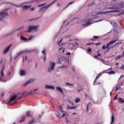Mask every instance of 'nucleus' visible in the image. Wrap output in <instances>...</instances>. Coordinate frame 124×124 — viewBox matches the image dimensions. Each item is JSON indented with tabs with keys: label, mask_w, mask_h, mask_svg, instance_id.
<instances>
[{
	"label": "nucleus",
	"mask_w": 124,
	"mask_h": 124,
	"mask_svg": "<svg viewBox=\"0 0 124 124\" xmlns=\"http://www.w3.org/2000/svg\"><path fill=\"white\" fill-rule=\"evenodd\" d=\"M62 47L60 48L59 49V51H61V50H62Z\"/></svg>",
	"instance_id": "nucleus-63"
},
{
	"label": "nucleus",
	"mask_w": 124,
	"mask_h": 124,
	"mask_svg": "<svg viewBox=\"0 0 124 124\" xmlns=\"http://www.w3.org/2000/svg\"><path fill=\"white\" fill-rule=\"evenodd\" d=\"M98 38H99V36H93V39H91V40L94 41V39H98Z\"/></svg>",
	"instance_id": "nucleus-17"
},
{
	"label": "nucleus",
	"mask_w": 124,
	"mask_h": 124,
	"mask_svg": "<svg viewBox=\"0 0 124 124\" xmlns=\"http://www.w3.org/2000/svg\"><path fill=\"white\" fill-rule=\"evenodd\" d=\"M38 28V26H30L29 27L27 32H31L32 31H35V30H36Z\"/></svg>",
	"instance_id": "nucleus-6"
},
{
	"label": "nucleus",
	"mask_w": 124,
	"mask_h": 124,
	"mask_svg": "<svg viewBox=\"0 0 124 124\" xmlns=\"http://www.w3.org/2000/svg\"><path fill=\"white\" fill-rule=\"evenodd\" d=\"M56 66V63L53 62L52 63H50V66L48 68V72H51L52 70H54L55 69V67Z\"/></svg>",
	"instance_id": "nucleus-5"
},
{
	"label": "nucleus",
	"mask_w": 124,
	"mask_h": 124,
	"mask_svg": "<svg viewBox=\"0 0 124 124\" xmlns=\"http://www.w3.org/2000/svg\"><path fill=\"white\" fill-rule=\"evenodd\" d=\"M101 73H100L95 78V79H94V82H93V84H94V83H95V82H96V80H97V79H98V77L99 76H101Z\"/></svg>",
	"instance_id": "nucleus-23"
},
{
	"label": "nucleus",
	"mask_w": 124,
	"mask_h": 124,
	"mask_svg": "<svg viewBox=\"0 0 124 124\" xmlns=\"http://www.w3.org/2000/svg\"><path fill=\"white\" fill-rule=\"evenodd\" d=\"M57 0H54L51 3L49 4V5L41 8L39 10V11L40 12V11H42V10H46V9H47L48 7H50V6H51V5L53 4V3H54V2H56V1H57Z\"/></svg>",
	"instance_id": "nucleus-7"
},
{
	"label": "nucleus",
	"mask_w": 124,
	"mask_h": 124,
	"mask_svg": "<svg viewBox=\"0 0 124 124\" xmlns=\"http://www.w3.org/2000/svg\"><path fill=\"white\" fill-rule=\"evenodd\" d=\"M57 0H54L51 3L49 4V5L41 8L39 10V11L40 12V11H42V10H46V9H47L48 7H50V6H51V5L53 4V3H54V2H56V1H57Z\"/></svg>",
	"instance_id": "nucleus-8"
},
{
	"label": "nucleus",
	"mask_w": 124,
	"mask_h": 124,
	"mask_svg": "<svg viewBox=\"0 0 124 124\" xmlns=\"http://www.w3.org/2000/svg\"><path fill=\"white\" fill-rule=\"evenodd\" d=\"M67 86H73V84L72 83V84H70L69 83H65Z\"/></svg>",
	"instance_id": "nucleus-32"
},
{
	"label": "nucleus",
	"mask_w": 124,
	"mask_h": 124,
	"mask_svg": "<svg viewBox=\"0 0 124 124\" xmlns=\"http://www.w3.org/2000/svg\"><path fill=\"white\" fill-rule=\"evenodd\" d=\"M88 51L89 52H92V48H88Z\"/></svg>",
	"instance_id": "nucleus-42"
},
{
	"label": "nucleus",
	"mask_w": 124,
	"mask_h": 124,
	"mask_svg": "<svg viewBox=\"0 0 124 124\" xmlns=\"http://www.w3.org/2000/svg\"><path fill=\"white\" fill-rule=\"evenodd\" d=\"M124 2H121L119 4H118V6H120V7H121L122 8H123V7H124Z\"/></svg>",
	"instance_id": "nucleus-24"
},
{
	"label": "nucleus",
	"mask_w": 124,
	"mask_h": 124,
	"mask_svg": "<svg viewBox=\"0 0 124 124\" xmlns=\"http://www.w3.org/2000/svg\"><path fill=\"white\" fill-rule=\"evenodd\" d=\"M11 47V45L9 46L8 47H7L4 50L3 53L6 54V53L8 52V51H9V49H10V47Z\"/></svg>",
	"instance_id": "nucleus-12"
},
{
	"label": "nucleus",
	"mask_w": 124,
	"mask_h": 124,
	"mask_svg": "<svg viewBox=\"0 0 124 124\" xmlns=\"http://www.w3.org/2000/svg\"><path fill=\"white\" fill-rule=\"evenodd\" d=\"M108 70H112V68H109L108 69H107L106 71H105L106 72V71H108Z\"/></svg>",
	"instance_id": "nucleus-46"
},
{
	"label": "nucleus",
	"mask_w": 124,
	"mask_h": 124,
	"mask_svg": "<svg viewBox=\"0 0 124 124\" xmlns=\"http://www.w3.org/2000/svg\"><path fill=\"white\" fill-rule=\"evenodd\" d=\"M123 57L124 56V51L123 52V55H122Z\"/></svg>",
	"instance_id": "nucleus-61"
},
{
	"label": "nucleus",
	"mask_w": 124,
	"mask_h": 124,
	"mask_svg": "<svg viewBox=\"0 0 124 124\" xmlns=\"http://www.w3.org/2000/svg\"><path fill=\"white\" fill-rule=\"evenodd\" d=\"M31 39H32V36H31L29 37V40H31Z\"/></svg>",
	"instance_id": "nucleus-44"
},
{
	"label": "nucleus",
	"mask_w": 124,
	"mask_h": 124,
	"mask_svg": "<svg viewBox=\"0 0 124 124\" xmlns=\"http://www.w3.org/2000/svg\"><path fill=\"white\" fill-rule=\"evenodd\" d=\"M20 76H25L26 75V71L24 70H21L20 72Z\"/></svg>",
	"instance_id": "nucleus-13"
},
{
	"label": "nucleus",
	"mask_w": 124,
	"mask_h": 124,
	"mask_svg": "<svg viewBox=\"0 0 124 124\" xmlns=\"http://www.w3.org/2000/svg\"><path fill=\"white\" fill-rule=\"evenodd\" d=\"M120 14V15H123V14H124V12H121Z\"/></svg>",
	"instance_id": "nucleus-58"
},
{
	"label": "nucleus",
	"mask_w": 124,
	"mask_h": 124,
	"mask_svg": "<svg viewBox=\"0 0 124 124\" xmlns=\"http://www.w3.org/2000/svg\"><path fill=\"white\" fill-rule=\"evenodd\" d=\"M75 102L76 103H78V102H80V99H79V98H77L76 100H75Z\"/></svg>",
	"instance_id": "nucleus-28"
},
{
	"label": "nucleus",
	"mask_w": 124,
	"mask_h": 124,
	"mask_svg": "<svg viewBox=\"0 0 124 124\" xmlns=\"http://www.w3.org/2000/svg\"><path fill=\"white\" fill-rule=\"evenodd\" d=\"M72 3H74V1L70 2L66 6V7H68V6H69V5H70V4H72Z\"/></svg>",
	"instance_id": "nucleus-30"
},
{
	"label": "nucleus",
	"mask_w": 124,
	"mask_h": 124,
	"mask_svg": "<svg viewBox=\"0 0 124 124\" xmlns=\"http://www.w3.org/2000/svg\"><path fill=\"white\" fill-rule=\"evenodd\" d=\"M26 114H27V117H30V116H31V111H27Z\"/></svg>",
	"instance_id": "nucleus-27"
},
{
	"label": "nucleus",
	"mask_w": 124,
	"mask_h": 124,
	"mask_svg": "<svg viewBox=\"0 0 124 124\" xmlns=\"http://www.w3.org/2000/svg\"><path fill=\"white\" fill-rule=\"evenodd\" d=\"M46 54H45V56L44 57V62H45L46 61Z\"/></svg>",
	"instance_id": "nucleus-33"
},
{
	"label": "nucleus",
	"mask_w": 124,
	"mask_h": 124,
	"mask_svg": "<svg viewBox=\"0 0 124 124\" xmlns=\"http://www.w3.org/2000/svg\"><path fill=\"white\" fill-rule=\"evenodd\" d=\"M45 88L46 89H51V90H54V89H55V87L54 86H52L51 85H46Z\"/></svg>",
	"instance_id": "nucleus-14"
},
{
	"label": "nucleus",
	"mask_w": 124,
	"mask_h": 124,
	"mask_svg": "<svg viewBox=\"0 0 124 124\" xmlns=\"http://www.w3.org/2000/svg\"><path fill=\"white\" fill-rule=\"evenodd\" d=\"M122 57H123L122 55H118L115 57V59L116 60H120Z\"/></svg>",
	"instance_id": "nucleus-25"
},
{
	"label": "nucleus",
	"mask_w": 124,
	"mask_h": 124,
	"mask_svg": "<svg viewBox=\"0 0 124 124\" xmlns=\"http://www.w3.org/2000/svg\"><path fill=\"white\" fill-rule=\"evenodd\" d=\"M97 55H95L94 56V58H95V59H97Z\"/></svg>",
	"instance_id": "nucleus-55"
},
{
	"label": "nucleus",
	"mask_w": 124,
	"mask_h": 124,
	"mask_svg": "<svg viewBox=\"0 0 124 124\" xmlns=\"http://www.w3.org/2000/svg\"><path fill=\"white\" fill-rule=\"evenodd\" d=\"M8 15V13L6 12V11L4 10L3 12H2L0 13V20H2L5 16H7Z\"/></svg>",
	"instance_id": "nucleus-9"
},
{
	"label": "nucleus",
	"mask_w": 124,
	"mask_h": 124,
	"mask_svg": "<svg viewBox=\"0 0 124 124\" xmlns=\"http://www.w3.org/2000/svg\"><path fill=\"white\" fill-rule=\"evenodd\" d=\"M45 4H46V3L39 5L38 6H39V7H40V6H43L45 5Z\"/></svg>",
	"instance_id": "nucleus-40"
},
{
	"label": "nucleus",
	"mask_w": 124,
	"mask_h": 124,
	"mask_svg": "<svg viewBox=\"0 0 124 124\" xmlns=\"http://www.w3.org/2000/svg\"><path fill=\"white\" fill-rule=\"evenodd\" d=\"M85 96H86V97H88V95H87V93L85 94Z\"/></svg>",
	"instance_id": "nucleus-54"
},
{
	"label": "nucleus",
	"mask_w": 124,
	"mask_h": 124,
	"mask_svg": "<svg viewBox=\"0 0 124 124\" xmlns=\"http://www.w3.org/2000/svg\"><path fill=\"white\" fill-rule=\"evenodd\" d=\"M62 112L63 114L62 117H64V116H65V115H66V112L63 113V111H62Z\"/></svg>",
	"instance_id": "nucleus-31"
},
{
	"label": "nucleus",
	"mask_w": 124,
	"mask_h": 124,
	"mask_svg": "<svg viewBox=\"0 0 124 124\" xmlns=\"http://www.w3.org/2000/svg\"><path fill=\"white\" fill-rule=\"evenodd\" d=\"M106 73H108V74H115L116 72L114 71H110V72H106Z\"/></svg>",
	"instance_id": "nucleus-20"
},
{
	"label": "nucleus",
	"mask_w": 124,
	"mask_h": 124,
	"mask_svg": "<svg viewBox=\"0 0 124 124\" xmlns=\"http://www.w3.org/2000/svg\"><path fill=\"white\" fill-rule=\"evenodd\" d=\"M31 10L32 11H33V10H34V8H31Z\"/></svg>",
	"instance_id": "nucleus-53"
},
{
	"label": "nucleus",
	"mask_w": 124,
	"mask_h": 124,
	"mask_svg": "<svg viewBox=\"0 0 124 124\" xmlns=\"http://www.w3.org/2000/svg\"><path fill=\"white\" fill-rule=\"evenodd\" d=\"M118 38L117 37L115 40L111 41L109 43H108L106 46L105 45L103 46L102 47V49H103V50H105V49H107V52H108V51H110V49H111V48H110L109 46H110V45H112V44H114L115 42L118 41Z\"/></svg>",
	"instance_id": "nucleus-2"
},
{
	"label": "nucleus",
	"mask_w": 124,
	"mask_h": 124,
	"mask_svg": "<svg viewBox=\"0 0 124 124\" xmlns=\"http://www.w3.org/2000/svg\"><path fill=\"white\" fill-rule=\"evenodd\" d=\"M56 89H57V91H59V92L63 94V92H62V88L58 87H57Z\"/></svg>",
	"instance_id": "nucleus-18"
},
{
	"label": "nucleus",
	"mask_w": 124,
	"mask_h": 124,
	"mask_svg": "<svg viewBox=\"0 0 124 124\" xmlns=\"http://www.w3.org/2000/svg\"><path fill=\"white\" fill-rule=\"evenodd\" d=\"M64 67H65V66H62L61 67H60L61 68H64Z\"/></svg>",
	"instance_id": "nucleus-57"
},
{
	"label": "nucleus",
	"mask_w": 124,
	"mask_h": 124,
	"mask_svg": "<svg viewBox=\"0 0 124 124\" xmlns=\"http://www.w3.org/2000/svg\"><path fill=\"white\" fill-rule=\"evenodd\" d=\"M24 53H30V51L23 50L17 53V57H19L21 54H24Z\"/></svg>",
	"instance_id": "nucleus-11"
},
{
	"label": "nucleus",
	"mask_w": 124,
	"mask_h": 124,
	"mask_svg": "<svg viewBox=\"0 0 124 124\" xmlns=\"http://www.w3.org/2000/svg\"><path fill=\"white\" fill-rule=\"evenodd\" d=\"M21 98H22V96H19L18 95H14L10 98L9 102H11V101H13L14 100H16V99H21Z\"/></svg>",
	"instance_id": "nucleus-3"
},
{
	"label": "nucleus",
	"mask_w": 124,
	"mask_h": 124,
	"mask_svg": "<svg viewBox=\"0 0 124 124\" xmlns=\"http://www.w3.org/2000/svg\"><path fill=\"white\" fill-rule=\"evenodd\" d=\"M90 105V103L87 104V111H89V106Z\"/></svg>",
	"instance_id": "nucleus-37"
},
{
	"label": "nucleus",
	"mask_w": 124,
	"mask_h": 124,
	"mask_svg": "<svg viewBox=\"0 0 124 124\" xmlns=\"http://www.w3.org/2000/svg\"><path fill=\"white\" fill-rule=\"evenodd\" d=\"M25 60H26V61H27V60H28V57L27 56L25 57Z\"/></svg>",
	"instance_id": "nucleus-60"
},
{
	"label": "nucleus",
	"mask_w": 124,
	"mask_h": 124,
	"mask_svg": "<svg viewBox=\"0 0 124 124\" xmlns=\"http://www.w3.org/2000/svg\"><path fill=\"white\" fill-rule=\"evenodd\" d=\"M25 120H26V116H22L21 117L20 120L19 121V123H23V122H25Z\"/></svg>",
	"instance_id": "nucleus-15"
},
{
	"label": "nucleus",
	"mask_w": 124,
	"mask_h": 124,
	"mask_svg": "<svg viewBox=\"0 0 124 124\" xmlns=\"http://www.w3.org/2000/svg\"><path fill=\"white\" fill-rule=\"evenodd\" d=\"M69 45H71L72 46H75V45L74 43H70Z\"/></svg>",
	"instance_id": "nucleus-41"
},
{
	"label": "nucleus",
	"mask_w": 124,
	"mask_h": 124,
	"mask_svg": "<svg viewBox=\"0 0 124 124\" xmlns=\"http://www.w3.org/2000/svg\"><path fill=\"white\" fill-rule=\"evenodd\" d=\"M120 8L116 5H113V7H108L107 9H114V10L107 11V12H96L95 15H100L101 14H107V13H113V12H120Z\"/></svg>",
	"instance_id": "nucleus-1"
},
{
	"label": "nucleus",
	"mask_w": 124,
	"mask_h": 124,
	"mask_svg": "<svg viewBox=\"0 0 124 124\" xmlns=\"http://www.w3.org/2000/svg\"><path fill=\"white\" fill-rule=\"evenodd\" d=\"M77 107H69V106H68L67 107V109H76Z\"/></svg>",
	"instance_id": "nucleus-21"
},
{
	"label": "nucleus",
	"mask_w": 124,
	"mask_h": 124,
	"mask_svg": "<svg viewBox=\"0 0 124 124\" xmlns=\"http://www.w3.org/2000/svg\"><path fill=\"white\" fill-rule=\"evenodd\" d=\"M32 93V91H31L30 92L28 93V94L26 95L27 96H28V95H29V94H31Z\"/></svg>",
	"instance_id": "nucleus-36"
},
{
	"label": "nucleus",
	"mask_w": 124,
	"mask_h": 124,
	"mask_svg": "<svg viewBox=\"0 0 124 124\" xmlns=\"http://www.w3.org/2000/svg\"><path fill=\"white\" fill-rule=\"evenodd\" d=\"M4 69H5V67H4V65L2 67L1 69V76H0V82H2V78L4 77Z\"/></svg>",
	"instance_id": "nucleus-4"
},
{
	"label": "nucleus",
	"mask_w": 124,
	"mask_h": 124,
	"mask_svg": "<svg viewBox=\"0 0 124 124\" xmlns=\"http://www.w3.org/2000/svg\"><path fill=\"white\" fill-rule=\"evenodd\" d=\"M35 80L34 79L31 78L28 81H27L25 83H24L23 86V87H27L30 83H32V82H34Z\"/></svg>",
	"instance_id": "nucleus-10"
},
{
	"label": "nucleus",
	"mask_w": 124,
	"mask_h": 124,
	"mask_svg": "<svg viewBox=\"0 0 124 124\" xmlns=\"http://www.w3.org/2000/svg\"><path fill=\"white\" fill-rule=\"evenodd\" d=\"M80 92H81V90H78V93H79Z\"/></svg>",
	"instance_id": "nucleus-62"
},
{
	"label": "nucleus",
	"mask_w": 124,
	"mask_h": 124,
	"mask_svg": "<svg viewBox=\"0 0 124 124\" xmlns=\"http://www.w3.org/2000/svg\"><path fill=\"white\" fill-rule=\"evenodd\" d=\"M114 122H115V117H114V115L112 114L111 116V124H113Z\"/></svg>",
	"instance_id": "nucleus-22"
},
{
	"label": "nucleus",
	"mask_w": 124,
	"mask_h": 124,
	"mask_svg": "<svg viewBox=\"0 0 124 124\" xmlns=\"http://www.w3.org/2000/svg\"><path fill=\"white\" fill-rule=\"evenodd\" d=\"M46 51V50L45 49H44L42 51V54H46L45 53V52Z\"/></svg>",
	"instance_id": "nucleus-39"
},
{
	"label": "nucleus",
	"mask_w": 124,
	"mask_h": 124,
	"mask_svg": "<svg viewBox=\"0 0 124 124\" xmlns=\"http://www.w3.org/2000/svg\"><path fill=\"white\" fill-rule=\"evenodd\" d=\"M122 67H121L120 68H124V64H122Z\"/></svg>",
	"instance_id": "nucleus-50"
},
{
	"label": "nucleus",
	"mask_w": 124,
	"mask_h": 124,
	"mask_svg": "<svg viewBox=\"0 0 124 124\" xmlns=\"http://www.w3.org/2000/svg\"><path fill=\"white\" fill-rule=\"evenodd\" d=\"M119 102H121V103H124V99L122 98H119Z\"/></svg>",
	"instance_id": "nucleus-26"
},
{
	"label": "nucleus",
	"mask_w": 124,
	"mask_h": 124,
	"mask_svg": "<svg viewBox=\"0 0 124 124\" xmlns=\"http://www.w3.org/2000/svg\"><path fill=\"white\" fill-rule=\"evenodd\" d=\"M3 95H4V93H2L1 94V96H3Z\"/></svg>",
	"instance_id": "nucleus-47"
},
{
	"label": "nucleus",
	"mask_w": 124,
	"mask_h": 124,
	"mask_svg": "<svg viewBox=\"0 0 124 124\" xmlns=\"http://www.w3.org/2000/svg\"><path fill=\"white\" fill-rule=\"evenodd\" d=\"M95 45H96V46L100 45V43H96V44H95Z\"/></svg>",
	"instance_id": "nucleus-49"
},
{
	"label": "nucleus",
	"mask_w": 124,
	"mask_h": 124,
	"mask_svg": "<svg viewBox=\"0 0 124 124\" xmlns=\"http://www.w3.org/2000/svg\"><path fill=\"white\" fill-rule=\"evenodd\" d=\"M117 97H118V95H115V97H114V100L117 99Z\"/></svg>",
	"instance_id": "nucleus-43"
},
{
	"label": "nucleus",
	"mask_w": 124,
	"mask_h": 124,
	"mask_svg": "<svg viewBox=\"0 0 124 124\" xmlns=\"http://www.w3.org/2000/svg\"><path fill=\"white\" fill-rule=\"evenodd\" d=\"M10 74H11V72H9L8 73V75H10Z\"/></svg>",
	"instance_id": "nucleus-51"
},
{
	"label": "nucleus",
	"mask_w": 124,
	"mask_h": 124,
	"mask_svg": "<svg viewBox=\"0 0 124 124\" xmlns=\"http://www.w3.org/2000/svg\"><path fill=\"white\" fill-rule=\"evenodd\" d=\"M97 56V57H100L101 56V54L99 53Z\"/></svg>",
	"instance_id": "nucleus-48"
},
{
	"label": "nucleus",
	"mask_w": 124,
	"mask_h": 124,
	"mask_svg": "<svg viewBox=\"0 0 124 124\" xmlns=\"http://www.w3.org/2000/svg\"><path fill=\"white\" fill-rule=\"evenodd\" d=\"M92 44H93V43H88L87 45H92Z\"/></svg>",
	"instance_id": "nucleus-56"
},
{
	"label": "nucleus",
	"mask_w": 124,
	"mask_h": 124,
	"mask_svg": "<svg viewBox=\"0 0 124 124\" xmlns=\"http://www.w3.org/2000/svg\"><path fill=\"white\" fill-rule=\"evenodd\" d=\"M70 103H71V104H72V105H74V104L72 102H70Z\"/></svg>",
	"instance_id": "nucleus-52"
},
{
	"label": "nucleus",
	"mask_w": 124,
	"mask_h": 124,
	"mask_svg": "<svg viewBox=\"0 0 124 124\" xmlns=\"http://www.w3.org/2000/svg\"><path fill=\"white\" fill-rule=\"evenodd\" d=\"M20 39L21 40H23V41H27V40H28V39H27V38H26L23 36H20Z\"/></svg>",
	"instance_id": "nucleus-16"
},
{
	"label": "nucleus",
	"mask_w": 124,
	"mask_h": 124,
	"mask_svg": "<svg viewBox=\"0 0 124 124\" xmlns=\"http://www.w3.org/2000/svg\"><path fill=\"white\" fill-rule=\"evenodd\" d=\"M119 90H120L119 87H116V89H115L116 91H119Z\"/></svg>",
	"instance_id": "nucleus-38"
},
{
	"label": "nucleus",
	"mask_w": 124,
	"mask_h": 124,
	"mask_svg": "<svg viewBox=\"0 0 124 124\" xmlns=\"http://www.w3.org/2000/svg\"><path fill=\"white\" fill-rule=\"evenodd\" d=\"M62 39H61V40L58 42V44H59V46H60V44L61 43H62Z\"/></svg>",
	"instance_id": "nucleus-35"
},
{
	"label": "nucleus",
	"mask_w": 124,
	"mask_h": 124,
	"mask_svg": "<svg viewBox=\"0 0 124 124\" xmlns=\"http://www.w3.org/2000/svg\"><path fill=\"white\" fill-rule=\"evenodd\" d=\"M30 7H31V6H29V5H24L22 6L23 9H29V8H30Z\"/></svg>",
	"instance_id": "nucleus-19"
},
{
	"label": "nucleus",
	"mask_w": 124,
	"mask_h": 124,
	"mask_svg": "<svg viewBox=\"0 0 124 124\" xmlns=\"http://www.w3.org/2000/svg\"><path fill=\"white\" fill-rule=\"evenodd\" d=\"M36 91H37V89H34V92H36Z\"/></svg>",
	"instance_id": "nucleus-64"
},
{
	"label": "nucleus",
	"mask_w": 124,
	"mask_h": 124,
	"mask_svg": "<svg viewBox=\"0 0 124 124\" xmlns=\"http://www.w3.org/2000/svg\"><path fill=\"white\" fill-rule=\"evenodd\" d=\"M91 24V22L90 21H88V22H87L86 24L83 25V26H88L89 25Z\"/></svg>",
	"instance_id": "nucleus-29"
},
{
	"label": "nucleus",
	"mask_w": 124,
	"mask_h": 124,
	"mask_svg": "<svg viewBox=\"0 0 124 124\" xmlns=\"http://www.w3.org/2000/svg\"><path fill=\"white\" fill-rule=\"evenodd\" d=\"M57 63H59L60 64H61L62 63V62H61V60L58 59L57 60Z\"/></svg>",
	"instance_id": "nucleus-34"
},
{
	"label": "nucleus",
	"mask_w": 124,
	"mask_h": 124,
	"mask_svg": "<svg viewBox=\"0 0 124 124\" xmlns=\"http://www.w3.org/2000/svg\"><path fill=\"white\" fill-rule=\"evenodd\" d=\"M15 6H16V7H19V5H14Z\"/></svg>",
	"instance_id": "nucleus-59"
},
{
	"label": "nucleus",
	"mask_w": 124,
	"mask_h": 124,
	"mask_svg": "<svg viewBox=\"0 0 124 124\" xmlns=\"http://www.w3.org/2000/svg\"><path fill=\"white\" fill-rule=\"evenodd\" d=\"M66 55H67V56H68V55H71V53H70V52L67 53L66 54Z\"/></svg>",
	"instance_id": "nucleus-45"
}]
</instances>
